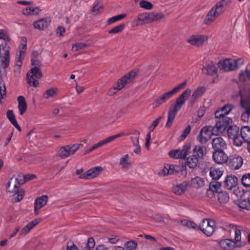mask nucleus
<instances>
[{"instance_id": "nucleus-1", "label": "nucleus", "mask_w": 250, "mask_h": 250, "mask_svg": "<svg viewBox=\"0 0 250 250\" xmlns=\"http://www.w3.org/2000/svg\"><path fill=\"white\" fill-rule=\"evenodd\" d=\"M191 93V91L190 88L186 89L179 97L176 98L175 101L171 104L168 111L167 120L166 124V127L169 128L171 126L177 113L188 99Z\"/></svg>"}, {"instance_id": "nucleus-2", "label": "nucleus", "mask_w": 250, "mask_h": 250, "mask_svg": "<svg viewBox=\"0 0 250 250\" xmlns=\"http://www.w3.org/2000/svg\"><path fill=\"white\" fill-rule=\"evenodd\" d=\"M231 2V0H221L217 2L204 18L203 23L208 25L211 24L225 11V7Z\"/></svg>"}, {"instance_id": "nucleus-3", "label": "nucleus", "mask_w": 250, "mask_h": 250, "mask_svg": "<svg viewBox=\"0 0 250 250\" xmlns=\"http://www.w3.org/2000/svg\"><path fill=\"white\" fill-rule=\"evenodd\" d=\"M165 18V15L162 12L155 11L146 12L139 14L134 20L136 26L149 24L158 22Z\"/></svg>"}, {"instance_id": "nucleus-4", "label": "nucleus", "mask_w": 250, "mask_h": 250, "mask_svg": "<svg viewBox=\"0 0 250 250\" xmlns=\"http://www.w3.org/2000/svg\"><path fill=\"white\" fill-rule=\"evenodd\" d=\"M137 73V70H133L123 76L118 80L113 87L109 90V95H111L116 93L117 91L122 89L126 85L130 83L135 78Z\"/></svg>"}, {"instance_id": "nucleus-5", "label": "nucleus", "mask_w": 250, "mask_h": 250, "mask_svg": "<svg viewBox=\"0 0 250 250\" xmlns=\"http://www.w3.org/2000/svg\"><path fill=\"white\" fill-rule=\"evenodd\" d=\"M205 147L200 145L195 146L192 150V154L187 158L186 164L191 168L196 167L199 162L203 159Z\"/></svg>"}, {"instance_id": "nucleus-6", "label": "nucleus", "mask_w": 250, "mask_h": 250, "mask_svg": "<svg viewBox=\"0 0 250 250\" xmlns=\"http://www.w3.org/2000/svg\"><path fill=\"white\" fill-rule=\"evenodd\" d=\"M187 81H184L183 83L178 84L171 90L163 93L159 95L153 103L154 107H158L162 104L166 103L175 94L178 92L180 90L183 89L187 85Z\"/></svg>"}, {"instance_id": "nucleus-7", "label": "nucleus", "mask_w": 250, "mask_h": 250, "mask_svg": "<svg viewBox=\"0 0 250 250\" xmlns=\"http://www.w3.org/2000/svg\"><path fill=\"white\" fill-rule=\"evenodd\" d=\"M244 64L242 59H226L219 62V68L225 71H233L238 69Z\"/></svg>"}, {"instance_id": "nucleus-8", "label": "nucleus", "mask_w": 250, "mask_h": 250, "mask_svg": "<svg viewBox=\"0 0 250 250\" xmlns=\"http://www.w3.org/2000/svg\"><path fill=\"white\" fill-rule=\"evenodd\" d=\"M82 146L81 144H74L61 146L58 149L57 155L62 159H65L74 154Z\"/></svg>"}, {"instance_id": "nucleus-9", "label": "nucleus", "mask_w": 250, "mask_h": 250, "mask_svg": "<svg viewBox=\"0 0 250 250\" xmlns=\"http://www.w3.org/2000/svg\"><path fill=\"white\" fill-rule=\"evenodd\" d=\"M23 174L18 173L14 175L9 180L6 186V190L9 192H15L19 189L20 185L24 184Z\"/></svg>"}, {"instance_id": "nucleus-10", "label": "nucleus", "mask_w": 250, "mask_h": 250, "mask_svg": "<svg viewBox=\"0 0 250 250\" xmlns=\"http://www.w3.org/2000/svg\"><path fill=\"white\" fill-rule=\"evenodd\" d=\"M218 119L215 125L212 126L213 134L218 135L222 133L232 122V120L228 117L217 118Z\"/></svg>"}, {"instance_id": "nucleus-11", "label": "nucleus", "mask_w": 250, "mask_h": 250, "mask_svg": "<svg viewBox=\"0 0 250 250\" xmlns=\"http://www.w3.org/2000/svg\"><path fill=\"white\" fill-rule=\"evenodd\" d=\"M27 50V39L25 37L21 38L20 44L18 47V51L16 54L15 61L17 65L21 66Z\"/></svg>"}, {"instance_id": "nucleus-12", "label": "nucleus", "mask_w": 250, "mask_h": 250, "mask_svg": "<svg viewBox=\"0 0 250 250\" xmlns=\"http://www.w3.org/2000/svg\"><path fill=\"white\" fill-rule=\"evenodd\" d=\"M190 145L187 143L184 145L182 150L176 149L170 150L168 152V155L171 158L174 159H185L190 152Z\"/></svg>"}, {"instance_id": "nucleus-13", "label": "nucleus", "mask_w": 250, "mask_h": 250, "mask_svg": "<svg viewBox=\"0 0 250 250\" xmlns=\"http://www.w3.org/2000/svg\"><path fill=\"white\" fill-rule=\"evenodd\" d=\"M215 225V221L214 220L204 219L199 228L204 234L209 236L213 233Z\"/></svg>"}, {"instance_id": "nucleus-14", "label": "nucleus", "mask_w": 250, "mask_h": 250, "mask_svg": "<svg viewBox=\"0 0 250 250\" xmlns=\"http://www.w3.org/2000/svg\"><path fill=\"white\" fill-rule=\"evenodd\" d=\"M239 129L236 126H229L228 129V135L229 139L233 140V145L237 146H240L242 145L243 141L239 136Z\"/></svg>"}, {"instance_id": "nucleus-15", "label": "nucleus", "mask_w": 250, "mask_h": 250, "mask_svg": "<svg viewBox=\"0 0 250 250\" xmlns=\"http://www.w3.org/2000/svg\"><path fill=\"white\" fill-rule=\"evenodd\" d=\"M208 39V36L202 34H194L189 36L187 42L190 45L199 47L206 42Z\"/></svg>"}, {"instance_id": "nucleus-16", "label": "nucleus", "mask_w": 250, "mask_h": 250, "mask_svg": "<svg viewBox=\"0 0 250 250\" xmlns=\"http://www.w3.org/2000/svg\"><path fill=\"white\" fill-rule=\"evenodd\" d=\"M212 135H213L212 126H204L201 129L197 139L201 144H205L210 139Z\"/></svg>"}, {"instance_id": "nucleus-17", "label": "nucleus", "mask_w": 250, "mask_h": 250, "mask_svg": "<svg viewBox=\"0 0 250 250\" xmlns=\"http://www.w3.org/2000/svg\"><path fill=\"white\" fill-rule=\"evenodd\" d=\"M243 164V159L238 155H233L228 158L227 165L231 169H239Z\"/></svg>"}, {"instance_id": "nucleus-18", "label": "nucleus", "mask_w": 250, "mask_h": 250, "mask_svg": "<svg viewBox=\"0 0 250 250\" xmlns=\"http://www.w3.org/2000/svg\"><path fill=\"white\" fill-rule=\"evenodd\" d=\"M180 170V167L176 165L166 164L160 170L158 174L160 176L174 174Z\"/></svg>"}, {"instance_id": "nucleus-19", "label": "nucleus", "mask_w": 250, "mask_h": 250, "mask_svg": "<svg viewBox=\"0 0 250 250\" xmlns=\"http://www.w3.org/2000/svg\"><path fill=\"white\" fill-rule=\"evenodd\" d=\"M229 156L224 151V150H215L212 154V158L216 164L222 165L227 164Z\"/></svg>"}, {"instance_id": "nucleus-20", "label": "nucleus", "mask_w": 250, "mask_h": 250, "mask_svg": "<svg viewBox=\"0 0 250 250\" xmlns=\"http://www.w3.org/2000/svg\"><path fill=\"white\" fill-rule=\"evenodd\" d=\"M206 91L204 86H199L195 89L192 92L190 99L189 101V104L192 106L197 100L203 96Z\"/></svg>"}, {"instance_id": "nucleus-21", "label": "nucleus", "mask_w": 250, "mask_h": 250, "mask_svg": "<svg viewBox=\"0 0 250 250\" xmlns=\"http://www.w3.org/2000/svg\"><path fill=\"white\" fill-rule=\"evenodd\" d=\"M48 199L47 195H42L35 200L34 203V213L35 214H38L40 209L47 204Z\"/></svg>"}, {"instance_id": "nucleus-22", "label": "nucleus", "mask_w": 250, "mask_h": 250, "mask_svg": "<svg viewBox=\"0 0 250 250\" xmlns=\"http://www.w3.org/2000/svg\"><path fill=\"white\" fill-rule=\"evenodd\" d=\"M212 146L214 150H224L227 148L226 141L221 137H217L212 140Z\"/></svg>"}, {"instance_id": "nucleus-23", "label": "nucleus", "mask_w": 250, "mask_h": 250, "mask_svg": "<svg viewBox=\"0 0 250 250\" xmlns=\"http://www.w3.org/2000/svg\"><path fill=\"white\" fill-rule=\"evenodd\" d=\"M104 168L100 166L94 167L86 171V174L83 177L85 179H91L97 177L103 171Z\"/></svg>"}, {"instance_id": "nucleus-24", "label": "nucleus", "mask_w": 250, "mask_h": 250, "mask_svg": "<svg viewBox=\"0 0 250 250\" xmlns=\"http://www.w3.org/2000/svg\"><path fill=\"white\" fill-rule=\"evenodd\" d=\"M0 58L1 59V64L4 68H7L9 65L10 53L9 50L3 45L0 51Z\"/></svg>"}, {"instance_id": "nucleus-25", "label": "nucleus", "mask_w": 250, "mask_h": 250, "mask_svg": "<svg viewBox=\"0 0 250 250\" xmlns=\"http://www.w3.org/2000/svg\"><path fill=\"white\" fill-rule=\"evenodd\" d=\"M219 245L224 250H231L237 247L235 242L229 239L221 240L219 242Z\"/></svg>"}, {"instance_id": "nucleus-26", "label": "nucleus", "mask_w": 250, "mask_h": 250, "mask_svg": "<svg viewBox=\"0 0 250 250\" xmlns=\"http://www.w3.org/2000/svg\"><path fill=\"white\" fill-rule=\"evenodd\" d=\"M238 183V178L234 175L227 176L224 182L225 187L228 189L235 187Z\"/></svg>"}, {"instance_id": "nucleus-27", "label": "nucleus", "mask_w": 250, "mask_h": 250, "mask_svg": "<svg viewBox=\"0 0 250 250\" xmlns=\"http://www.w3.org/2000/svg\"><path fill=\"white\" fill-rule=\"evenodd\" d=\"M119 165L124 170H127L131 167V161L128 154H125L120 158Z\"/></svg>"}, {"instance_id": "nucleus-28", "label": "nucleus", "mask_w": 250, "mask_h": 250, "mask_svg": "<svg viewBox=\"0 0 250 250\" xmlns=\"http://www.w3.org/2000/svg\"><path fill=\"white\" fill-rule=\"evenodd\" d=\"M233 106L232 104H228L222 107L221 109H218L215 113L216 118H221L223 117H227L230 111L233 108Z\"/></svg>"}, {"instance_id": "nucleus-29", "label": "nucleus", "mask_w": 250, "mask_h": 250, "mask_svg": "<svg viewBox=\"0 0 250 250\" xmlns=\"http://www.w3.org/2000/svg\"><path fill=\"white\" fill-rule=\"evenodd\" d=\"M42 221L41 218H37L28 223L20 232L21 235L27 234L35 226L38 224Z\"/></svg>"}, {"instance_id": "nucleus-30", "label": "nucleus", "mask_w": 250, "mask_h": 250, "mask_svg": "<svg viewBox=\"0 0 250 250\" xmlns=\"http://www.w3.org/2000/svg\"><path fill=\"white\" fill-rule=\"evenodd\" d=\"M188 183L186 182L174 185L172 187L173 192L178 195L183 194L187 190Z\"/></svg>"}, {"instance_id": "nucleus-31", "label": "nucleus", "mask_w": 250, "mask_h": 250, "mask_svg": "<svg viewBox=\"0 0 250 250\" xmlns=\"http://www.w3.org/2000/svg\"><path fill=\"white\" fill-rule=\"evenodd\" d=\"M50 20L47 18L40 19L34 22V27L39 30H43L50 24Z\"/></svg>"}, {"instance_id": "nucleus-32", "label": "nucleus", "mask_w": 250, "mask_h": 250, "mask_svg": "<svg viewBox=\"0 0 250 250\" xmlns=\"http://www.w3.org/2000/svg\"><path fill=\"white\" fill-rule=\"evenodd\" d=\"M18 109L20 115H22L27 110V105L23 96H19L17 98Z\"/></svg>"}, {"instance_id": "nucleus-33", "label": "nucleus", "mask_w": 250, "mask_h": 250, "mask_svg": "<svg viewBox=\"0 0 250 250\" xmlns=\"http://www.w3.org/2000/svg\"><path fill=\"white\" fill-rule=\"evenodd\" d=\"M41 10L38 7H27L22 10V14L24 15H38Z\"/></svg>"}, {"instance_id": "nucleus-34", "label": "nucleus", "mask_w": 250, "mask_h": 250, "mask_svg": "<svg viewBox=\"0 0 250 250\" xmlns=\"http://www.w3.org/2000/svg\"><path fill=\"white\" fill-rule=\"evenodd\" d=\"M204 73L210 76H213L217 74V69L215 66L211 62H208L204 67Z\"/></svg>"}, {"instance_id": "nucleus-35", "label": "nucleus", "mask_w": 250, "mask_h": 250, "mask_svg": "<svg viewBox=\"0 0 250 250\" xmlns=\"http://www.w3.org/2000/svg\"><path fill=\"white\" fill-rule=\"evenodd\" d=\"M6 116L11 123L19 131H21V128L17 123L13 112L11 110H8L6 113Z\"/></svg>"}, {"instance_id": "nucleus-36", "label": "nucleus", "mask_w": 250, "mask_h": 250, "mask_svg": "<svg viewBox=\"0 0 250 250\" xmlns=\"http://www.w3.org/2000/svg\"><path fill=\"white\" fill-rule=\"evenodd\" d=\"M223 174V170L219 168L211 167L210 169L209 175L210 177L215 180L219 179Z\"/></svg>"}, {"instance_id": "nucleus-37", "label": "nucleus", "mask_w": 250, "mask_h": 250, "mask_svg": "<svg viewBox=\"0 0 250 250\" xmlns=\"http://www.w3.org/2000/svg\"><path fill=\"white\" fill-rule=\"evenodd\" d=\"M241 138L248 142L250 141V127L244 126L241 129Z\"/></svg>"}, {"instance_id": "nucleus-38", "label": "nucleus", "mask_w": 250, "mask_h": 250, "mask_svg": "<svg viewBox=\"0 0 250 250\" xmlns=\"http://www.w3.org/2000/svg\"><path fill=\"white\" fill-rule=\"evenodd\" d=\"M190 185L192 187L195 188H200L204 185V180L198 176L195 177L191 179L190 181Z\"/></svg>"}, {"instance_id": "nucleus-39", "label": "nucleus", "mask_w": 250, "mask_h": 250, "mask_svg": "<svg viewBox=\"0 0 250 250\" xmlns=\"http://www.w3.org/2000/svg\"><path fill=\"white\" fill-rule=\"evenodd\" d=\"M58 92V89L57 87H53L47 89L43 93L44 98L47 99L49 98H53L56 96Z\"/></svg>"}, {"instance_id": "nucleus-40", "label": "nucleus", "mask_w": 250, "mask_h": 250, "mask_svg": "<svg viewBox=\"0 0 250 250\" xmlns=\"http://www.w3.org/2000/svg\"><path fill=\"white\" fill-rule=\"evenodd\" d=\"M14 193L13 200L15 202L21 200L24 196V191L22 189H18Z\"/></svg>"}, {"instance_id": "nucleus-41", "label": "nucleus", "mask_w": 250, "mask_h": 250, "mask_svg": "<svg viewBox=\"0 0 250 250\" xmlns=\"http://www.w3.org/2000/svg\"><path fill=\"white\" fill-rule=\"evenodd\" d=\"M125 135V133L124 132H122L118 133L116 135L107 137L105 139L101 140V142L103 146L104 145L114 141L115 139H116L119 137L123 136Z\"/></svg>"}, {"instance_id": "nucleus-42", "label": "nucleus", "mask_w": 250, "mask_h": 250, "mask_svg": "<svg viewBox=\"0 0 250 250\" xmlns=\"http://www.w3.org/2000/svg\"><path fill=\"white\" fill-rule=\"evenodd\" d=\"M125 135V133L124 132H122L118 133L116 135L107 137L105 139L101 140V142L103 146L104 145L114 141L115 139H116L119 137L123 136Z\"/></svg>"}, {"instance_id": "nucleus-43", "label": "nucleus", "mask_w": 250, "mask_h": 250, "mask_svg": "<svg viewBox=\"0 0 250 250\" xmlns=\"http://www.w3.org/2000/svg\"><path fill=\"white\" fill-rule=\"evenodd\" d=\"M209 188V190L212 191L213 192L219 193L220 192V190L221 189V184L216 180H214L210 183Z\"/></svg>"}, {"instance_id": "nucleus-44", "label": "nucleus", "mask_w": 250, "mask_h": 250, "mask_svg": "<svg viewBox=\"0 0 250 250\" xmlns=\"http://www.w3.org/2000/svg\"><path fill=\"white\" fill-rule=\"evenodd\" d=\"M239 206L241 208L247 210L250 209V196H249L246 199H241Z\"/></svg>"}, {"instance_id": "nucleus-45", "label": "nucleus", "mask_w": 250, "mask_h": 250, "mask_svg": "<svg viewBox=\"0 0 250 250\" xmlns=\"http://www.w3.org/2000/svg\"><path fill=\"white\" fill-rule=\"evenodd\" d=\"M218 200L221 203H226L229 200V196L226 191H220L218 193Z\"/></svg>"}, {"instance_id": "nucleus-46", "label": "nucleus", "mask_w": 250, "mask_h": 250, "mask_svg": "<svg viewBox=\"0 0 250 250\" xmlns=\"http://www.w3.org/2000/svg\"><path fill=\"white\" fill-rule=\"evenodd\" d=\"M239 79L242 82L247 81L248 80H250V71L248 69L247 67L245 71H242L239 74Z\"/></svg>"}, {"instance_id": "nucleus-47", "label": "nucleus", "mask_w": 250, "mask_h": 250, "mask_svg": "<svg viewBox=\"0 0 250 250\" xmlns=\"http://www.w3.org/2000/svg\"><path fill=\"white\" fill-rule=\"evenodd\" d=\"M33 66L34 67L30 69L28 73H30L31 75L32 76H34L35 78L40 79L42 77V73L38 68L39 66Z\"/></svg>"}, {"instance_id": "nucleus-48", "label": "nucleus", "mask_w": 250, "mask_h": 250, "mask_svg": "<svg viewBox=\"0 0 250 250\" xmlns=\"http://www.w3.org/2000/svg\"><path fill=\"white\" fill-rule=\"evenodd\" d=\"M34 76H32L30 73L27 74V83L30 85L37 87L39 86V82Z\"/></svg>"}, {"instance_id": "nucleus-49", "label": "nucleus", "mask_w": 250, "mask_h": 250, "mask_svg": "<svg viewBox=\"0 0 250 250\" xmlns=\"http://www.w3.org/2000/svg\"><path fill=\"white\" fill-rule=\"evenodd\" d=\"M139 6L145 10H150L153 8V4L146 0H142L139 2Z\"/></svg>"}, {"instance_id": "nucleus-50", "label": "nucleus", "mask_w": 250, "mask_h": 250, "mask_svg": "<svg viewBox=\"0 0 250 250\" xmlns=\"http://www.w3.org/2000/svg\"><path fill=\"white\" fill-rule=\"evenodd\" d=\"M233 231L235 233V237L234 242L237 244L238 242H240L241 240V231L243 228L241 227L239 228H233Z\"/></svg>"}, {"instance_id": "nucleus-51", "label": "nucleus", "mask_w": 250, "mask_h": 250, "mask_svg": "<svg viewBox=\"0 0 250 250\" xmlns=\"http://www.w3.org/2000/svg\"><path fill=\"white\" fill-rule=\"evenodd\" d=\"M126 16L125 14H120L109 18L107 21V24L110 25L117 21H120Z\"/></svg>"}, {"instance_id": "nucleus-52", "label": "nucleus", "mask_w": 250, "mask_h": 250, "mask_svg": "<svg viewBox=\"0 0 250 250\" xmlns=\"http://www.w3.org/2000/svg\"><path fill=\"white\" fill-rule=\"evenodd\" d=\"M240 105L244 110L250 113V99H241Z\"/></svg>"}, {"instance_id": "nucleus-53", "label": "nucleus", "mask_w": 250, "mask_h": 250, "mask_svg": "<svg viewBox=\"0 0 250 250\" xmlns=\"http://www.w3.org/2000/svg\"><path fill=\"white\" fill-rule=\"evenodd\" d=\"M39 53L37 51L32 52L31 56V63L33 66H40V62L38 60Z\"/></svg>"}, {"instance_id": "nucleus-54", "label": "nucleus", "mask_w": 250, "mask_h": 250, "mask_svg": "<svg viewBox=\"0 0 250 250\" xmlns=\"http://www.w3.org/2000/svg\"><path fill=\"white\" fill-rule=\"evenodd\" d=\"M103 9V6L102 4L97 3L95 4L91 9V13L93 15H97L100 14Z\"/></svg>"}, {"instance_id": "nucleus-55", "label": "nucleus", "mask_w": 250, "mask_h": 250, "mask_svg": "<svg viewBox=\"0 0 250 250\" xmlns=\"http://www.w3.org/2000/svg\"><path fill=\"white\" fill-rule=\"evenodd\" d=\"M124 246L127 250H134L136 249L137 244L134 241H129L124 243Z\"/></svg>"}, {"instance_id": "nucleus-56", "label": "nucleus", "mask_w": 250, "mask_h": 250, "mask_svg": "<svg viewBox=\"0 0 250 250\" xmlns=\"http://www.w3.org/2000/svg\"><path fill=\"white\" fill-rule=\"evenodd\" d=\"M125 27L124 23L120 24L118 25L108 31L109 34H116L121 32Z\"/></svg>"}, {"instance_id": "nucleus-57", "label": "nucleus", "mask_w": 250, "mask_h": 250, "mask_svg": "<svg viewBox=\"0 0 250 250\" xmlns=\"http://www.w3.org/2000/svg\"><path fill=\"white\" fill-rule=\"evenodd\" d=\"M140 135V132L137 130H134L132 132L130 139L133 145L139 144V137Z\"/></svg>"}, {"instance_id": "nucleus-58", "label": "nucleus", "mask_w": 250, "mask_h": 250, "mask_svg": "<svg viewBox=\"0 0 250 250\" xmlns=\"http://www.w3.org/2000/svg\"><path fill=\"white\" fill-rule=\"evenodd\" d=\"M242 185L245 187L250 186V173L244 174L241 179Z\"/></svg>"}, {"instance_id": "nucleus-59", "label": "nucleus", "mask_w": 250, "mask_h": 250, "mask_svg": "<svg viewBox=\"0 0 250 250\" xmlns=\"http://www.w3.org/2000/svg\"><path fill=\"white\" fill-rule=\"evenodd\" d=\"M87 46V44L83 42H80L72 45V49L73 51L76 52L83 49Z\"/></svg>"}, {"instance_id": "nucleus-60", "label": "nucleus", "mask_w": 250, "mask_h": 250, "mask_svg": "<svg viewBox=\"0 0 250 250\" xmlns=\"http://www.w3.org/2000/svg\"><path fill=\"white\" fill-rule=\"evenodd\" d=\"M6 92L4 84L0 83V104H1V99H3L6 96Z\"/></svg>"}, {"instance_id": "nucleus-61", "label": "nucleus", "mask_w": 250, "mask_h": 250, "mask_svg": "<svg viewBox=\"0 0 250 250\" xmlns=\"http://www.w3.org/2000/svg\"><path fill=\"white\" fill-rule=\"evenodd\" d=\"M95 246V242L94 238L93 237H90L88 239L86 248L88 250H91Z\"/></svg>"}, {"instance_id": "nucleus-62", "label": "nucleus", "mask_w": 250, "mask_h": 250, "mask_svg": "<svg viewBox=\"0 0 250 250\" xmlns=\"http://www.w3.org/2000/svg\"><path fill=\"white\" fill-rule=\"evenodd\" d=\"M103 145H102V144L101 143V141H100L99 142H98V143L97 144H94V145H93L92 146H91L90 147H89L88 149H87L85 152V154H88V153H89L90 152H92V151H93L94 150L98 148V147H100L101 146H102Z\"/></svg>"}, {"instance_id": "nucleus-63", "label": "nucleus", "mask_w": 250, "mask_h": 250, "mask_svg": "<svg viewBox=\"0 0 250 250\" xmlns=\"http://www.w3.org/2000/svg\"><path fill=\"white\" fill-rule=\"evenodd\" d=\"M162 119V117H159L156 120H155L151 124V125L149 127V131H152L154 128L157 126L160 121Z\"/></svg>"}, {"instance_id": "nucleus-64", "label": "nucleus", "mask_w": 250, "mask_h": 250, "mask_svg": "<svg viewBox=\"0 0 250 250\" xmlns=\"http://www.w3.org/2000/svg\"><path fill=\"white\" fill-rule=\"evenodd\" d=\"M240 226H236L233 224H229L228 225H227L225 227H222V229L226 230L228 232H229L230 233L233 232V228H239Z\"/></svg>"}]
</instances>
